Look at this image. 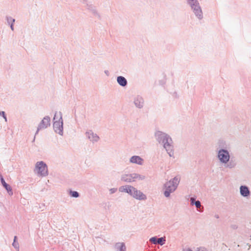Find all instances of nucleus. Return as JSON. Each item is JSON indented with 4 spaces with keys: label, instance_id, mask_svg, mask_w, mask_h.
Returning <instances> with one entry per match:
<instances>
[{
    "label": "nucleus",
    "instance_id": "obj_2",
    "mask_svg": "<svg viewBox=\"0 0 251 251\" xmlns=\"http://www.w3.org/2000/svg\"><path fill=\"white\" fill-rule=\"evenodd\" d=\"M179 182V178L177 177H175L172 180L167 182L165 185L166 188V190L164 192L165 196L167 197H169L170 193L174 192L176 189Z\"/></svg>",
    "mask_w": 251,
    "mask_h": 251
},
{
    "label": "nucleus",
    "instance_id": "obj_21",
    "mask_svg": "<svg viewBox=\"0 0 251 251\" xmlns=\"http://www.w3.org/2000/svg\"><path fill=\"white\" fill-rule=\"evenodd\" d=\"M150 241L154 244H156L157 240L155 237H152L150 239Z\"/></svg>",
    "mask_w": 251,
    "mask_h": 251
},
{
    "label": "nucleus",
    "instance_id": "obj_13",
    "mask_svg": "<svg viewBox=\"0 0 251 251\" xmlns=\"http://www.w3.org/2000/svg\"><path fill=\"white\" fill-rule=\"evenodd\" d=\"M87 135H88V138L92 141H97L99 140V137L96 134H94L92 132H87Z\"/></svg>",
    "mask_w": 251,
    "mask_h": 251
},
{
    "label": "nucleus",
    "instance_id": "obj_3",
    "mask_svg": "<svg viewBox=\"0 0 251 251\" xmlns=\"http://www.w3.org/2000/svg\"><path fill=\"white\" fill-rule=\"evenodd\" d=\"M36 170L37 173L41 176H46L48 174L47 166L43 161L36 163Z\"/></svg>",
    "mask_w": 251,
    "mask_h": 251
},
{
    "label": "nucleus",
    "instance_id": "obj_10",
    "mask_svg": "<svg viewBox=\"0 0 251 251\" xmlns=\"http://www.w3.org/2000/svg\"><path fill=\"white\" fill-rule=\"evenodd\" d=\"M143 160L138 156H133L130 158V162L133 163L142 164Z\"/></svg>",
    "mask_w": 251,
    "mask_h": 251
},
{
    "label": "nucleus",
    "instance_id": "obj_23",
    "mask_svg": "<svg viewBox=\"0 0 251 251\" xmlns=\"http://www.w3.org/2000/svg\"><path fill=\"white\" fill-rule=\"evenodd\" d=\"M0 115H2V116L3 117V118L5 119V120L6 121V118L5 116V114H4V112H0Z\"/></svg>",
    "mask_w": 251,
    "mask_h": 251
},
{
    "label": "nucleus",
    "instance_id": "obj_11",
    "mask_svg": "<svg viewBox=\"0 0 251 251\" xmlns=\"http://www.w3.org/2000/svg\"><path fill=\"white\" fill-rule=\"evenodd\" d=\"M197 7H195L192 8L194 10V12L196 15L199 18L201 19L202 17V11L201 9V7L199 5H196Z\"/></svg>",
    "mask_w": 251,
    "mask_h": 251
},
{
    "label": "nucleus",
    "instance_id": "obj_26",
    "mask_svg": "<svg viewBox=\"0 0 251 251\" xmlns=\"http://www.w3.org/2000/svg\"><path fill=\"white\" fill-rule=\"evenodd\" d=\"M194 201H195V200H194V198H191V203H192V204H193V203H194Z\"/></svg>",
    "mask_w": 251,
    "mask_h": 251
},
{
    "label": "nucleus",
    "instance_id": "obj_12",
    "mask_svg": "<svg viewBox=\"0 0 251 251\" xmlns=\"http://www.w3.org/2000/svg\"><path fill=\"white\" fill-rule=\"evenodd\" d=\"M164 148L166 149V151H168L169 155L172 156L173 154V151L172 146L168 143H165L164 145Z\"/></svg>",
    "mask_w": 251,
    "mask_h": 251
},
{
    "label": "nucleus",
    "instance_id": "obj_25",
    "mask_svg": "<svg viewBox=\"0 0 251 251\" xmlns=\"http://www.w3.org/2000/svg\"><path fill=\"white\" fill-rule=\"evenodd\" d=\"M194 251H204L203 249H198L197 250H194Z\"/></svg>",
    "mask_w": 251,
    "mask_h": 251
},
{
    "label": "nucleus",
    "instance_id": "obj_27",
    "mask_svg": "<svg viewBox=\"0 0 251 251\" xmlns=\"http://www.w3.org/2000/svg\"><path fill=\"white\" fill-rule=\"evenodd\" d=\"M11 29H12V30H13V25H11Z\"/></svg>",
    "mask_w": 251,
    "mask_h": 251
},
{
    "label": "nucleus",
    "instance_id": "obj_16",
    "mask_svg": "<svg viewBox=\"0 0 251 251\" xmlns=\"http://www.w3.org/2000/svg\"><path fill=\"white\" fill-rule=\"evenodd\" d=\"M240 192L242 195L247 196L249 194V191L247 187L242 186L240 187Z\"/></svg>",
    "mask_w": 251,
    "mask_h": 251
},
{
    "label": "nucleus",
    "instance_id": "obj_5",
    "mask_svg": "<svg viewBox=\"0 0 251 251\" xmlns=\"http://www.w3.org/2000/svg\"><path fill=\"white\" fill-rule=\"evenodd\" d=\"M140 177L137 174L126 175L122 177V180L126 182H131L135 181V179Z\"/></svg>",
    "mask_w": 251,
    "mask_h": 251
},
{
    "label": "nucleus",
    "instance_id": "obj_24",
    "mask_svg": "<svg viewBox=\"0 0 251 251\" xmlns=\"http://www.w3.org/2000/svg\"><path fill=\"white\" fill-rule=\"evenodd\" d=\"M117 189H115V188H113V189H110V192H111V193H115Z\"/></svg>",
    "mask_w": 251,
    "mask_h": 251
},
{
    "label": "nucleus",
    "instance_id": "obj_8",
    "mask_svg": "<svg viewBox=\"0 0 251 251\" xmlns=\"http://www.w3.org/2000/svg\"><path fill=\"white\" fill-rule=\"evenodd\" d=\"M133 190L134 187L129 185L123 186L119 188L120 191L122 192H126L129 194L130 195Z\"/></svg>",
    "mask_w": 251,
    "mask_h": 251
},
{
    "label": "nucleus",
    "instance_id": "obj_28",
    "mask_svg": "<svg viewBox=\"0 0 251 251\" xmlns=\"http://www.w3.org/2000/svg\"><path fill=\"white\" fill-rule=\"evenodd\" d=\"M187 251H194V250L192 251V250H187Z\"/></svg>",
    "mask_w": 251,
    "mask_h": 251
},
{
    "label": "nucleus",
    "instance_id": "obj_4",
    "mask_svg": "<svg viewBox=\"0 0 251 251\" xmlns=\"http://www.w3.org/2000/svg\"><path fill=\"white\" fill-rule=\"evenodd\" d=\"M218 157L222 162L225 163L227 162L229 158L228 152L225 150H221L219 151Z\"/></svg>",
    "mask_w": 251,
    "mask_h": 251
},
{
    "label": "nucleus",
    "instance_id": "obj_9",
    "mask_svg": "<svg viewBox=\"0 0 251 251\" xmlns=\"http://www.w3.org/2000/svg\"><path fill=\"white\" fill-rule=\"evenodd\" d=\"M0 178L1 183L3 186L6 189L8 193L10 195H12L13 194L12 190L11 187L7 184L4 181L2 176L0 174Z\"/></svg>",
    "mask_w": 251,
    "mask_h": 251
},
{
    "label": "nucleus",
    "instance_id": "obj_17",
    "mask_svg": "<svg viewBox=\"0 0 251 251\" xmlns=\"http://www.w3.org/2000/svg\"><path fill=\"white\" fill-rule=\"evenodd\" d=\"M188 2L190 5L192 9L197 7L196 5H199V3L197 0H188Z\"/></svg>",
    "mask_w": 251,
    "mask_h": 251
},
{
    "label": "nucleus",
    "instance_id": "obj_1",
    "mask_svg": "<svg viewBox=\"0 0 251 251\" xmlns=\"http://www.w3.org/2000/svg\"><path fill=\"white\" fill-rule=\"evenodd\" d=\"M53 128L55 132L62 135L63 133V121L62 115L60 112L55 113L54 118Z\"/></svg>",
    "mask_w": 251,
    "mask_h": 251
},
{
    "label": "nucleus",
    "instance_id": "obj_22",
    "mask_svg": "<svg viewBox=\"0 0 251 251\" xmlns=\"http://www.w3.org/2000/svg\"><path fill=\"white\" fill-rule=\"evenodd\" d=\"M195 204V205H196V207L198 208H200L201 207V203H200V202L199 201H196Z\"/></svg>",
    "mask_w": 251,
    "mask_h": 251
},
{
    "label": "nucleus",
    "instance_id": "obj_15",
    "mask_svg": "<svg viewBox=\"0 0 251 251\" xmlns=\"http://www.w3.org/2000/svg\"><path fill=\"white\" fill-rule=\"evenodd\" d=\"M117 251H126V247L123 243H118L116 244Z\"/></svg>",
    "mask_w": 251,
    "mask_h": 251
},
{
    "label": "nucleus",
    "instance_id": "obj_7",
    "mask_svg": "<svg viewBox=\"0 0 251 251\" xmlns=\"http://www.w3.org/2000/svg\"><path fill=\"white\" fill-rule=\"evenodd\" d=\"M50 125V118L49 117H45L39 126V129L47 128Z\"/></svg>",
    "mask_w": 251,
    "mask_h": 251
},
{
    "label": "nucleus",
    "instance_id": "obj_6",
    "mask_svg": "<svg viewBox=\"0 0 251 251\" xmlns=\"http://www.w3.org/2000/svg\"><path fill=\"white\" fill-rule=\"evenodd\" d=\"M130 195L137 199L144 200L146 199V196L140 191L136 190L135 188H134V190Z\"/></svg>",
    "mask_w": 251,
    "mask_h": 251
},
{
    "label": "nucleus",
    "instance_id": "obj_19",
    "mask_svg": "<svg viewBox=\"0 0 251 251\" xmlns=\"http://www.w3.org/2000/svg\"><path fill=\"white\" fill-rule=\"evenodd\" d=\"M71 196L73 197L77 198L78 197V193L76 191H71Z\"/></svg>",
    "mask_w": 251,
    "mask_h": 251
},
{
    "label": "nucleus",
    "instance_id": "obj_20",
    "mask_svg": "<svg viewBox=\"0 0 251 251\" xmlns=\"http://www.w3.org/2000/svg\"><path fill=\"white\" fill-rule=\"evenodd\" d=\"M16 238H17V237L15 236L13 245L15 247V248L18 249V243H16Z\"/></svg>",
    "mask_w": 251,
    "mask_h": 251
},
{
    "label": "nucleus",
    "instance_id": "obj_18",
    "mask_svg": "<svg viewBox=\"0 0 251 251\" xmlns=\"http://www.w3.org/2000/svg\"><path fill=\"white\" fill-rule=\"evenodd\" d=\"M165 241V239H164L163 238H160L157 239V243L159 244L160 245H163L164 244Z\"/></svg>",
    "mask_w": 251,
    "mask_h": 251
},
{
    "label": "nucleus",
    "instance_id": "obj_14",
    "mask_svg": "<svg viewBox=\"0 0 251 251\" xmlns=\"http://www.w3.org/2000/svg\"><path fill=\"white\" fill-rule=\"evenodd\" d=\"M117 81L118 83L122 86H126L127 83L126 80L123 76H118L117 78Z\"/></svg>",
    "mask_w": 251,
    "mask_h": 251
}]
</instances>
